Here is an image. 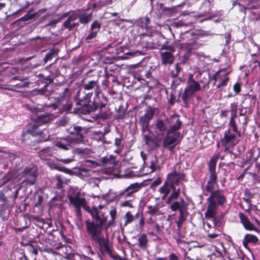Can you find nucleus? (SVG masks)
<instances>
[{"mask_svg":"<svg viewBox=\"0 0 260 260\" xmlns=\"http://www.w3.org/2000/svg\"><path fill=\"white\" fill-rule=\"evenodd\" d=\"M174 79L172 81L171 86L174 88H176L177 86L180 84L182 80L180 78H173Z\"/></svg>","mask_w":260,"mask_h":260,"instance_id":"obj_62","label":"nucleus"},{"mask_svg":"<svg viewBox=\"0 0 260 260\" xmlns=\"http://www.w3.org/2000/svg\"><path fill=\"white\" fill-rule=\"evenodd\" d=\"M92 19V13H84L79 16V22L83 24H87Z\"/></svg>","mask_w":260,"mask_h":260,"instance_id":"obj_43","label":"nucleus"},{"mask_svg":"<svg viewBox=\"0 0 260 260\" xmlns=\"http://www.w3.org/2000/svg\"><path fill=\"white\" fill-rule=\"evenodd\" d=\"M150 20L148 16L140 17L135 20V23L141 28H147L150 23Z\"/></svg>","mask_w":260,"mask_h":260,"instance_id":"obj_33","label":"nucleus"},{"mask_svg":"<svg viewBox=\"0 0 260 260\" xmlns=\"http://www.w3.org/2000/svg\"><path fill=\"white\" fill-rule=\"evenodd\" d=\"M147 213L150 215L151 216L158 215L159 212V208L157 204L154 206H148V209L146 211Z\"/></svg>","mask_w":260,"mask_h":260,"instance_id":"obj_46","label":"nucleus"},{"mask_svg":"<svg viewBox=\"0 0 260 260\" xmlns=\"http://www.w3.org/2000/svg\"><path fill=\"white\" fill-rule=\"evenodd\" d=\"M160 57L161 64L164 66L172 64L175 60L174 53L167 51H160Z\"/></svg>","mask_w":260,"mask_h":260,"instance_id":"obj_24","label":"nucleus"},{"mask_svg":"<svg viewBox=\"0 0 260 260\" xmlns=\"http://www.w3.org/2000/svg\"><path fill=\"white\" fill-rule=\"evenodd\" d=\"M160 51H167L169 52L174 53L175 52V47L173 45L169 44L168 41H166L161 46Z\"/></svg>","mask_w":260,"mask_h":260,"instance_id":"obj_44","label":"nucleus"},{"mask_svg":"<svg viewBox=\"0 0 260 260\" xmlns=\"http://www.w3.org/2000/svg\"><path fill=\"white\" fill-rule=\"evenodd\" d=\"M77 175L82 178L85 179L90 176V170L85 168V167H80L78 169L77 173Z\"/></svg>","mask_w":260,"mask_h":260,"instance_id":"obj_42","label":"nucleus"},{"mask_svg":"<svg viewBox=\"0 0 260 260\" xmlns=\"http://www.w3.org/2000/svg\"><path fill=\"white\" fill-rule=\"evenodd\" d=\"M179 215L178 217V219L176 221L178 230V235L179 237L184 238V236H182L181 234V229L183 226V222L186 220V218L188 215L187 206L184 208L183 209L180 210V211H179Z\"/></svg>","mask_w":260,"mask_h":260,"instance_id":"obj_19","label":"nucleus"},{"mask_svg":"<svg viewBox=\"0 0 260 260\" xmlns=\"http://www.w3.org/2000/svg\"><path fill=\"white\" fill-rule=\"evenodd\" d=\"M145 140L146 144L150 146L152 148H157L158 147V144L156 142L153 138L148 135L145 136Z\"/></svg>","mask_w":260,"mask_h":260,"instance_id":"obj_49","label":"nucleus"},{"mask_svg":"<svg viewBox=\"0 0 260 260\" xmlns=\"http://www.w3.org/2000/svg\"><path fill=\"white\" fill-rule=\"evenodd\" d=\"M35 206L36 207H40L43 202V196L41 194H38L37 197V199H35Z\"/></svg>","mask_w":260,"mask_h":260,"instance_id":"obj_60","label":"nucleus"},{"mask_svg":"<svg viewBox=\"0 0 260 260\" xmlns=\"http://www.w3.org/2000/svg\"><path fill=\"white\" fill-rule=\"evenodd\" d=\"M248 154L250 155V159L252 161H256L260 155V148H253L249 150Z\"/></svg>","mask_w":260,"mask_h":260,"instance_id":"obj_41","label":"nucleus"},{"mask_svg":"<svg viewBox=\"0 0 260 260\" xmlns=\"http://www.w3.org/2000/svg\"><path fill=\"white\" fill-rule=\"evenodd\" d=\"M57 76V72L55 71V73L50 72L49 73H40L38 75L39 78L38 81L42 83H44L45 85L43 88L39 89L37 92L38 94L41 95H47L46 93L47 90L46 87L53 82V80L55 77Z\"/></svg>","mask_w":260,"mask_h":260,"instance_id":"obj_12","label":"nucleus"},{"mask_svg":"<svg viewBox=\"0 0 260 260\" xmlns=\"http://www.w3.org/2000/svg\"><path fill=\"white\" fill-rule=\"evenodd\" d=\"M183 38L186 39V42L177 44L176 46L179 49H194L197 48L198 44L196 43V41L198 39V36L197 34L192 32L186 31Z\"/></svg>","mask_w":260,"mask_h":260,"instance_id":"obj_11","label":"nucleus"},{"mask_svg":"<svg viewBox=\"0 0 260 260\" xmlns=\"http://www.w3.org/2000/svg\"><path fill=\"white\" fill-rule=\"evenodd\" d=\"M93 95V92L84 93L83 95H81L80 91H78L76 94V107L74 108L73 112L75 114H90L92 112H95L98 109H100L98 113V117L100 119L106 120L109 119L111 112L109 107V99L107 96H103L100 99L99 102L94 103V97L91 104H90V99Z\"/></svg>","mask_w":260,"mask_h":260,"instance_id":"obj_1","label":"nucleus"},{"mask_svg":"<svg viewBox=\"0 0 260 260\" xmlns=\"http://www.w3.org/2000/svg\"><path fill=\"white\" fill-rule=\"evenodd\" d=\"M125 220L124 225H127L128 223H132L134 220V217L130 211L127 212L123 217Z\"/></svg>","mask_w":260,"mask_h":260,"instance_id":"obj_53","label":"nucleus"},{"mask_svg":"<svg viewBox=\"0 0 260 260\" xmlns=\"http://www.w3.org/2000/svg\"><path fill=\"white\" fill-rule=\"evenodd\" d=\"M38 136H39V138L37 139V140L38 142V145L40 143L49 140L50 138V135L49 134L48 130L46 128L42 130L41 129V133Z\"/></svg>","mask_w":260,"mask_h":260,"instance_id":"obj_35","label":"nucleus"},{"mask_svg":"<svg viewBox=\"0 0 260 260\" xmlns=\"http://www.w3.org/2000/svg\"><path fill=\"white\" fill-rule=\"evenodd\" d=\"M237 109H238V105L237 103H232L230 104V113H231V117L230 119H234L237 117Z\"/></svg>","mask_w":260,"mask_h":260,"instance_id":"obj_47","label":"nucleus"},{"mask_svg":"<svg viewBox=\"0 0 260 260\" xmlns=\"http://www.w3.org/2000/svg\"><path fill=\"white\" fill-rule=\"evenodd\" d=\"M126 113V110L123 105L119 106L116 110L115 118L116 119H123L125 118Z\"/></svg>","mask_w":260,"mask_h":260,"instance_id":"obj_39","label":"nucleus"},{"mask_svg":"<svg viewBox=\"0 0 260 260\" xmlns=\"http://www.w3.org/2000/svg\"><path fill=\"white\" fill-rule=\"evenodd\" d=\"M20 82L17 83L16 85H14V86H16L18 88H24L25 87H28L30 84V82L27 81V79H24V80L20 79Z\"/></svg>","mask_w":260,"mask_h":260,"instance_id":"obj_55","label":"nucleus"},{"mask_svg":"<svg viewBox=\"0 0 260 260\" xmlns=\"http://www.w3.org/2000/svg\"><path fill=\"white\" fill-rule=\"evenodd\" d=\"M22 143L27 146L29 148L37 150L38 149V142L37 138L31 136L30 135L27 134L23 131H22L21 135Z\"/></svg>","mask_w":260,"mask_h":260,"instance_id":"obj_17","label":"nucleus"},{"mask_svg":"<svg viewBox=\"0 0 260 260\" xmlns=\"http://www.w3.org/2000/svg\"><path fill=\"white\" fill-rule=\"evenodd\" d=\"M224 152V155L220 157L221 160H223L225 162H223V165L226 166H230V165H235L234 160L237 157V154L234 153L232 150L229 149V151H225V149L222 150Z\"/></svg>","mask_w":260,"mask_h":260,"instance_id":"obj_18","label":"nucleus"},{"mask_svg":"<svg viewBox=\"0 0 260 260\" xmlns=\"http://www.w3.org/2000/svg\"><path fill=\"white\" fill-rule=\"evenodd\" d=\"M101 24L97 20H94L91 24L89 29L90 33L85 38V41L89 43L90 40L97 36L98 32L100 31Z\"/></svg>","mask_w":260,"mask_h":260,"instance_id":"obj_20","label":"nucleus"},{"mask_svg":"<svg viewBox=\"0 0 260 260\" xmlns=\"http://www.w3.org/2000/svg\"><path fill=\"white\" fill-rule=\"evenodd\" d=\"M229 79H230L229 77H225L224 78L222 79L217 85V88H221V87L226 86L229 82Z\"/></svg>","mask_w":260,"mask_h":260,"instance_id":"obj_57","label":"nucleus"},{"mask_svg":"<svg viewBox=\"0 0 260 260\" xmlns=\"http://www.w3.org/2000/svg\"><path fill=\"white\" fill-rule=\"evenodd\" d=\"M52 116L53 115L52 114L44 113L43 114L37 115L32 118V121L40 126L42 124H46L52 120Z\"/></svg>","mask_w":260,"mask_h":260,"instance_id":"obj_23","label":"nucleus"},{"mask_svg":"<svg viewBox=\"0 0 260 260\" xmlns=\"http://www.w3.org/2000/svg\"><path fill=\"white\" fill-rule=\"evenodd\" d=\"M183 68L180 63H175L172 69H170V74L172 78L177 77Z\"/></svg>","mask_w":260,"mask_h":260,"instance_id":"obj_36","label":"nucleus"},{"mask_svg":"<svg viewBox=\"0 0 260 260\" xmlns=\"http://www.w3.org/2000/svg\"><path fill=\"white\" fill-rule=\"evenodd\" d=\"M249 107V104H246V106L241 105V107L239 109V115L244 116L246 115L247 111L246 109Z\"/></svg>","mask_w":260,"mask_h":260,"instance_id":"obj_61","label":"nucleus"},{"mask_svg":"<svg viewBox=\"0 0 260 260\" xmlns=\"http://www.w3.org/2000/svg\"><path fill=\"white\" fill-rule=\"evenodd\" d=\"M73 12H75V11L74 10H70L68 12L64 13L63 14H58L56 16L57 17H59V19L61 21L64 18L69 17L72 13Z\"/></svg>","mask_w":260,"mask_h":260,"instance_id":"obj_63","label":"nucleus"},{"mask_svg":"<svg viewBox=\"0 0 260 260\" xmlns=\"http://www.w3.org/2000/svg\"><path fill=\"white\" fill-rule=\"evenodd\" d=\"M218 210H216L215 212L213 213H210L208 212V210H206L205 212V217L207 219H212L213 223L216 228H222L225 224L224 217L225 213L224 212H221L219 215H216Z\"/></svg>","mask_w":260,"mask_h":260,"instance_id":"obj_14","label":"nucleus"},{"mask_svg":"<svg viewBox=\"0 0 260 260\" xmlns=\"http://www.w3.org/2000/svg\"><path fill=\"white\" fill-rule=\"evenodd\" d=\"M201 89V86L198 81L194 80L192 74H190L187 81V85L182 95V100L185 108H188L189 101L194 93Z\"/></svg>","mask_w":260,"mask_h":260,"instance_id":"obj_6","label":"nucleus"},{"mask_svg":"<svg viewBox=\"0 0 260 260\" xmlns=\"http://www.w3.org/2000/svg\"><path fill=\"white\" fill-rule=\"evenodd\" d=\"M138 245L143 250L147 249L148 246V240L146 234L143 233L138 237Z\"/></svg>","mask_w":260,"mask_h":260,"instance_id":"obj_30","label":"nucleus"},{"mask_svg":"<svg viewBox=\"0 0 260 260\" xmlns=\"http://www.w3.org/2000/svg\"><path fill=\"white\" fill-rule=\"evenodd\" d=\"M74 145L75 144L69 142L67 139V137L61 139L60 141H57L55 143L56 147L63 150H70Z\"/></svg>","mask_w":260,"mask_h":260,"instance_id":"obj_29","label":"nucleus"},{"mask_svg":"<svg viewBox=\"0 0 260 260\" xmlns=\"http://www.w3.org/2000/svg\"><path fill=\"white\" fill-rule=\"evenodd\" d=\"M168 129L166 123L161 119H157L154 125V133L156 137L159 139L165 138L168 133Z\"/></svg>","mask_w":260,"mask_h":260,"instance_id":"obj_16","label":"nucleus"},{"mask_svg":"<svg viewBox=\"0 0 260 260\" xmlns=\"http://www.w3.org/2000/svg\"><path fill=\"white\" fill-rule=\"evenodd\" d=\"M180 255L174 252L170 253L167 257H155L154 260H180Z\"/></svg>","mask_w":260,"mask_h":260,"instance_id":"obj_40","label":"nucleus"},{"mask_svg":"<svg viewBox=\"0 0 260 260\" xmlns=\"http://www.w3.org/2000/svg\"><path fill=\"white\" fill-rule=\"evenodd\" d=\"M38 168L35 165H30L24 168L22 172V177L24 178V182L27 185L34 184L37 179Z\"/></svg>","mask_w":260,"mask_h":260,"instance_id":"obj_9","label":"nucleus"},{"mask_svg":"<svg viewBox=\"0 0 260 260\" xmlns=\"http://www.w3.org/2000/svg\"><path fill=\"white\" fill-rule=\"evenodd\" d=\"M241 3V2L237 0L236 1L233 2V6L235 7L236 6H238L239 11L240 13H243L244 15V17H245L246 15L247 7L245 5L242 4Z\"/></svg>","mask_w":260,"mask_h":260,"instance_id":"obj_48","label":"nucleus"},{"mask_svg":"<svg viewBox=\"0 0 260 260\" xmlns=\"http://www.w3.org/2000/svg\"><path fill=\"white\" fill-rule=\"evenodd\" d=\"M69 122L67 117H63L57 121L58 126H66Z\"/></svg>","mask_w":260,"mask_h":260,"instance_id":"obj_58","label":"nucleus"},{"mask_svg":"<svg viewBox=\"0 0 260 260\" xmlns=\"http://www.w3.org/2000/svg\"><path fill=\"white\" fill-rule=\"evenodd\" d=\"M66 131L69 135L67 139L69 142L75 145L84 143L85 136L87 132L85 127L79 125L78 123H73Z\"/></svg>","mask_w":260,"mask_h":260,"instance_id":"obj_5","label":"nucleus"},{"mask_svg":"<svg viewBox=\"0 0 260 260\" xmlns=\"http://www.w3.org/2000/svg\"><path fill=\"white\" fill-rule=\"evenodd\" d=\"M82 87L85 90H94L95 104L99 102L100 99H101L103 96H106L102 92V89L98 79L90 80L87 82L84 83L82 85Z\"/></svg>","mask_w":260,"mask_h":260,"instance_id":"obj_10","label":"nucleus"},{"mask_svg":"<svg viewBox=\"0 0 260 260\" xmlns=\"http://www.w3.org/2000/svg\"><path fill=\"white\" fill-rule=\"evenodd\" d=\"M141 187V184L138 182L132 183L127 186L124 190L119 192L115 197L117 199H120L122 197H124V198L131 197H132L133 194L138 191Z\"/></svg>","mask_w":260,"mask_h":260,"instance_id":"obj_15","label":"nucleus"},{"mask_svg":"<svg viewBox=\"0 0 260 260\" xmlns=\"http://www.w3.org/2000/svg\"><path fill=\"white\" fill-rule=\"evenodd\" d=\"M69 89L66 88L64 90L60 93L59 96L56 99L55 101L53 103L49 105L45 104V106L46 107H51L53 110H56L58 108L61 102L63 101L67 97L69 96Z\"/></svg>","mask_w":260,"mask_h":260,"instance_id":"obj_21","label":"nucleus"},{"mask_svg":"<svg viewBox=\"0 0 260 260\" xmlns=\"http://www.w3.org/2000/svg\"><path fill=\"white\" fill-rule=\"evenodd\" d=\"M78 17L77 14L75 12H73L67 19L63 22L62 24L63 26L65 28L70 27V25L72 23L71 22L75 21Z\"/></svg>","mask_w":260,"mask_h":260,"instance_id":"obj_45","label":"nucleus"},{"mask_svg":"<svg viewBox=\"0 0 260 260\" xmlns=\"http://www.w3.org/2000/svg\"><path fill=\"white\" fill-rule=\"evenodd\" d=\"M57 43L53 45V47L45 54L43 59L44 64H46L48 61L52 60L53 58L57 57L60 49L56 46Z\"/></svg>","mask_w":260,"mask_h":260,"instance_id":"obj_26","label":"nucleus"},{"mask_svg":"<svg viewBox=\"0 0 260 260\" xmlns=\"http://www.w3.org/2000/svg\"><path fill=\"white\" fill-rule=\"evenodd\" d=\"M179 183L178 172L176 169L167 174L163 185L158 190L161 200L165 201L166 204H170L179 198L181 189L180 187L177 188L176 186Z\"/></svg>","mask_w":260,"mask_h":260,"instance_id":"obj_2","label":"nucleus"},{"mask_svg":"<svg viewBox=\"0 0 260 260\" xmlns=\"http://www.w3.org/2000/svg\"><path fill=\"white\" fill-rule=\"evenodd\" d=\"M22 131L35 138L41 133L39 125L36 123L29 124L25 127Z\"/></svg>","mask_w":260,"mask_h":260,"instance_id":"obj_27","label":"nucleus"},{"mask_svg":"<svg viewBox=\"0 0 260 260\" xmlns=\"http://www.w3.org/2000/svg\"><path fill=\"white\" fill-rule=\"evenodd\" d=\"M169 125L168 131L162 141V146L165 148H169L170 151H172L175 147L179 143L182 136L179 132L182 125V121L180 116L175 113L166 120Z\"/></svg>","mask_w":260,"mask_h":260,"instance_id":"obj_3","label":"nucleus"},{"mask_svg":"<svg viewBox=\"0 0 260 260\" xmlns=\"http://www.w3.org/2000/svg\"><path fill=\"white\" fill-rule=\"evenodd\" d=\"M219 157L218 155H214L210 159L208 162V169L209 173V178L205 186V190L211 193L215 191V185L217 183V174L216 172V166Z\"/></svg>","mask_w":260,"mask_h":260,"instance_id":"obj_7","label":"nucleus"},{"mask_svg":"<svg viewBox=\"0 0 260 260\" xmlns=\"http://www.w3.org/2000/svg\"><path fill=\"white\" fill-rule=\"evenodd\" d=\"M235 120L236 119H230L228 125L229 128L231 129V130L237 135L238 137H241L242 136L241 132L240 131L238 130Z\"/></svg>","mask_w":260,"mask_h":260,"instance_id":"obj_38","label":"nucleus"},{"mask_svg":"<svg viewBox=\"0 0 260 260\" xmlns=\"http://www.w3.org/2000/svg\"><path fill=\"white\" fill-rule=\"evenodd\" d=\"M239 218L240 222L242 224L245 230L247 231H258L257 228L254 225L249 219L242 212L239 213Z\"/></svg>","mask_w":260,"mask_h":260,"instance_id":"obj_25","label":"nucleus"},{"mask_svg":"<svg viewBox=\"0 0 260 260\" xmlns=\"http://www.w3.org/2000/svg\"><path fill=\"white\" fill-rule=\"evenodd\" d=\"M187 50L185 52V53L183 55V56L182 57L181 60H180V63L181 64H186L188 60H189V58L191 56V55L192 54V50L191 49H187Z\"/></svg>","mask_w":260,"mask_h":260,"instance_id":"obj_52","label":"nucleus"},{"mask_svg":"<svg viewBox=\"0 0 260 260\" xmlns=\"http://www.w3.org/2000/svg\"><path fill=\"white\" fill-rule=\"evenodd\" d=\"M155 114V108L148 106L144 110V114L139 118V124L141 126L142 131L149 129L150 121L153 118Z\"/></svg>","mask_w":260,"mask_h":260,"instance_id":"obj_13","label":"nucleus"},{"mask_svg":"<svg viewBox=\"0 0 260 260\" xmlns=\"http://www.w3.org/2000/svg\"><path fill=\"white\" fill-rule=\"evenodd\" d=\"M38 155L42 160H49L50 157L53 155V149L50 147L43 149L39 152Z\"/></svg>","mask_w":260,"mask_h":260,"instance_id":"obj_31","label":"nucleus"},{"mask_svg":"<svg viewBox=\"0 0 260 260\" xmlns=\"http://www.w3.org/2000/svg\"><path fill=\"white\" fill-rule=\"evenodd\" d=\"M181 202H179L178 201H175L173 202V201L170 203L169 205L170 206V209L172 211L176 212V211L178 210L180 211V210L183 209L184 208L186 207L187 206L185 204V202L183 199L180 200Z\"/></svg>","mask_w":260,"mask_h":260,"instance_id":"obj_32","label":"nucleus"},{"mask_svg":"<svg viewBox=\"0 0 260 260\" xmlns=\"http://www.w3.org/2000/svg\"><path fill=\"white\" fill-rule=\"evenodd\" d=\"M258 241L256 236L251 234H247L244 237L242 243L243 246L246 248L249 244H256Z\"/></svg>","mask_w":260,"mask_h":260,"instance_id":"obj_28","label":"nucleus"},{"mask_svg":"<svg viewBox=\"0 0 260 260\" xmlns=\"http://www.w3.org/2000/svg\"><path fill=\"white\" fill-rule=\"evenodd\" d=\"M110 215L111 216V219L105 225V229H108L111 226H115V218L117 215V211L116 209H113L110 211Z\"/></svg>","mask_w":260,"mask_h":260,"instance_id":"obj_37","label":"nucleus"},{"mask_svg":"<svg viewBox=\"0 0 260 260\" xmlns=\"http://www.w3.org/2000/svg\"><path fill=\"white\" fill-rule=\"evenodd\" d=\"M233 89L235 95L239 94L241 91V83L238 82L235 83L233 85Z\"/></svg>","mask_w":260,"mask_h":260,"instance_id":"obj_59","label":"nucleus"},{"mask_svg":"<svg viewBox=\"0 0 260 260\" xmlns=\"http://www.w3.org/2000/svg\"><path fill=\"white\" fill-rule=\"evenodd\" d=\"M34 11L32 8H31L27 12V13L24 15L21 19L20 20H22L23 21H26L27 20H29L30 19H32L35 16L36 13H32V12Z\"/></svg>","mask_w":260,"mask_h":260,"instance_id":"obj_54","label":"nucleus"},{"mask_svg":"<svg viewBox=\"0 0 260 260\" xmlns=\"http://www.w3.org/2000/svg\"><path fill=\"white\" fill-rule=\"evenodd\" d=\"M208 212L213 213L218 210V206L223 207L227 202L226 197L223 189H216L207 199Z\"/></svg>","mask_w":260,"mask_h":260,"instance_id":"obj_4","label":"nucleus"},{"mask_svg":"<svg viewBox=\"0 0 260 260\" xmlns=\"http://www.w3.org/2000/svg\"><path fill=\"white\" fill-rule=\"evenodd\" d=\"M231 132L230 128L225 131L223 137L220 140V143L226 151L234 147L239 142V140L237 138V135L235 133H231Z\"/></svg>","mask_w":260,"mask_h":260,"instance_id":"obj_8","label":"nucleus"},{"mask_svg":"<svg viewBox=\"0 0 260 260\" xmlns=\"http://www.w3.org/2000/svg\"><path fill=\"white\" fill-rule=\"evenodd\" d=\"M138 90H142V91H146V93L142 95L143 101H142V103H143L146 99L150 98V96L147 94V93L148 92V91L150 90V88H149L148 86H144L143 87H141V88H139Z\"/></svg>","mask_w":260,"mask_h":260,"instance_id":"obj_56","label":"nucleus"},{"mask_svg":"<svg viewBox=\"0 0 260 260\" xmlns=\"http://www.w3.org/2000/svg\"><path fill=\"white\" fill-rule=\"evenodd\" d=\"M80 193L77 192V193L73 196L70 195L68 196V199L71 203L76 208H81V206H84L86 204V200L84 198H80Z\"/></svg>","mask_w":260,"mask_h":260,"instance_id":"obj_22","label":"nucleus"},{"mask_svg":"<svg viewBox=\"0 0 260 260\" xmlns=\"http://www.w3.org/2000/svg\"><path fill=\"white\" fill-rule=\"evenodd\" d=\"M101 162L103 165H116L117 161L116 160V157L113 155L103 157L101 159Z\"/></svg>","mask_w":260,"mask_h":260,"instance_id":"obj_34","label":"nucleus"},{"mask_svg":"<svg viewBox=\"0 0 260 260\" xmlns=\"http://www.w3.org/2000/svg\"><path fill=\"white\" fill-rule=\"evenodd\" d=\"M149 167L151 169V172H154L159 168L158 160L155 155L151 157Z\"/></svg>","mask_w":260,"mask_h":260,"instance_id":"obj_51","label":"nucleus"},{"mask_svg":"<svg viewBox=\"0 0 260 260\" xmlns=\"http://www.w3.org/2000/svg\"><path fill=\"white\" fill-rule=\"evenodd\" d=\"M29 252L36 255L38 254V245H30V249H29Z\"/></svg>","mask_w":260,"mask_h":260,"instance_id":"obj_64","label":"nucleus"},{"mask_svg":"<svg viewBox=\"0 0 260 260\" xmlns=\"http://www.w3.org/2000/svg\"><path fill=\"white\" fill-rule=\"evenodd\" d=\"M253 100V105L255 104V97L254 96H251V95L247 94L245 95V98L243 99V100L242 101L241 105L246 106V104H249V107L251 106V102Z\"/></svg>","mask_w":260,"mask_h":260,"instance_id":"obj_50","label":"nucleus"}]
</instances>
